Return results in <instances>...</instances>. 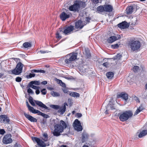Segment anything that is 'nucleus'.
<instances>
[{"instance_id":"obj_20","label":"nucleus","mask_w":147,"mask_h":147,"mask_svg":"<svg viewBox=\"0 0 147 147\" xmlns=\"http://www.w3.org/2000/svg\"><path fill=\"white\" fill-rule=\"evenodd\" d=\"M88 135L85 132H83L82 134V143L87 140L88 138Z\"/></svg>"},{"instance_id":"obj_6","label":"nucleus","mask_w":147,"mask_h":147,"mask_svg":"<svg viewBox=\"0 0 147 147\" xmlns=\"http://www.w3.org/2000/svg\"><path fill=\"white\" fill-rule=\"evenodd\" d=\"M24 65L21 62H19L16 66V67L10 71L11 72V74L15 75H19L22 72V70Z\"/></svg>"},{"instance_id":"obj_3","label":"nucleus","mask_w":147,"mask_h":147,"mask_svg":"<svg viewBox=\"0 0 147 147\" xmlns=\"http://www.w3.org/2000/svg\"><path fill=\"white\" fill-rule=\"evenodd\" d=\"M32 139L34 142H36L38 145L41 147H45L49 145L48 143L45 142H47L48 140V136L47 133L43 134L41 139L36 137H32Z\"/></svg>"},{"instance_id":"obj_23","label":"nucleus","mask_w":147,"mask_h":147,"mask_svg":"<svg viewBox=\"0 0 147 147\" xmlns=\"http://www.w3.org/2000/svg\"><path fill=\"white\" fill-rule=\"evenodd\" d=\"M133 6H130L126 8V12L127 14H130L133 12Z\"/></svg>"},{"instance_id":"obj_59","label":"nucleus","mask_w":147,"mask_h":147,"mask_svg":"<svg viewBox=\"0 0 147 147\" xmlns=\"http://www.w3.org/2000/svg\"><path fill=\"white\" fill-rule=\"evenodd\" d=\"M35 92L36 94H39L40 93V92L39 89H36Z\"/></svg>"},{"instance_id":"obj_19","label":"nucleus","mask_w":147,"mask_h":147,"mask_svg":"<svg viewBox=\"0 0 147 147\" xmlns=\"http://www.w3.org/2000/svg\"><path fill=\"white\" fill-rule=\"evenodd\" d=\"M75 28H76L82 29L84 26V25L82 23V21L80 20H78L75 23Z\"/></svg>"},{"instance_id":"obj_57","label":"nucleus","mask_w":147,"mask_h":147,"mask_svg":"<svg viewBox=\"0 0 147 147\" xmlns=\"http://www.w3.org/2000/svg\"><path fill=\"white\" fill-rule=\"evenodd\" d=\"M47 81H43L41 83H40V84H42L45 85L46 84H47Z\"/></svg>"},{"instance_id":"obj_61","label":"nucleus","mask_w":147,"mask_h":147,"mask_svg":"<svg viewBox=\"0 0 147 147\" xmlns=\"http://www.w3.org/2000/svg\"><path fill=\"white\" fill-rule=\"evenodd\" d=\"M106 111L105 112V114H107L108 113V111H109V109H108L107 108V107H106Z\"/></svg>"},{"instance_id":"obj_40","label":"nucleus","mask_w":147,"mask_h":147,"mask_svg":"<svg viewBox=\"0 0 147 147\" xmlns=\"http://www.w3.org/2000/svg\"><path fill=\"white\" fill-rule=\"evenodd\" d=\"M40 115H41L44 118H47L49 117V116L48 115L45 114L44 113H42V112H41L40 114Z\"/></svg>"},{"instance_id":"obj_17","label":"nucleus","mask_w":147,"mask_h":147,"mask_svg":"<svg viewBox=\"0 0 147 147\" xmlns=\"http://www.w3.org/2000/svg\"><path fill=\"white\" fill-rule=\"evenodd\" d=\"M118 27L121 29H125L128 27L129 25L125 21L117 25Z\"/></svg>"},{"instance_id":"obj_56","label":"nucleus","mask_w":147,"mask_h":147,"mask_svg":"<svg viewBox=\"0 0 147 147\" xmlns=\"http://www.w3.org/2000/svg\"><path fill=\"white\" fill-rule=\"evenodd\" d=\"M90 20L91 19L89 17H86V20L88 23H89L90 22Z\"/></svg>"},{"instance_id":"obj_43","label":"nucleus","mask_w":147,"mask_h":147,"mask_svg":"<svg viewBox=\"0 0 147 147\" xmlns=\"http://www.w3.org/2000/svg\"><path fill=\"white\" fill-rule=\"evenodd\" d=\"M46 89L45 88H43L41 90V92L42 94L45 95L46 94Z\"/></svg>"},{"instance_id":"obj_39","label":"nucleus","mask_w":147,"mask_h":147,"mask_svg":"<svg viewBox=\"0 0 147 147\" xmlns=\"http://www.w3.org/2000/svg\"><path fill=\"white\" fill-rule=\"evenodd\" d=\"M87 69H86L84 67H81V69H80V71L81 72L82 74H84L85 73Z\"/></svg>"},{"instance_id":"obj_24","label":"nucleus","mask_w":147,"mask_h":147,"mask_svg":"<svg viewBox=\"0 0 147 147\" xmlns=\"http://www.w3.org/2000/svg\"><path fill=\"white\" fill-rule=\"evenodd\" d=\"M147 134V130H143L140 132L138 135V136L139 138L145 136Z\"/></svg>"},{"instance_id":"obj_11","label":"nucleus","mask_w":147,"mask_h":147,"mask_svg":"<svg viewBox=\"0 0 147 147\" xmlns=\"http://www.w3.org/2000/svg\"><path fill=\"white\" fill-rule=\"evenodd\" d=\"M10 119L7 115H2L0 116V122L2 123H9Z\"/></svg>"},{"instance_id":"obj_58","label":"nucleus","mask_w":147,"mask_h":147,"mask_svg":"<svg viewBox=\"0 0 147 147\" xmlns=\"http://www.w3.org/2000/svg\"><path fill=\"white\" fill-rule=\"evenodd\" d=\"M93 3L95 4H97L99 3V0H92Z\"/></svg>"},{"instance_id":"obj_15","label":"nucleus","mask_w":147,"mask_h":147,"mask_svg":"<svg viewBox=\"0 0 147 147\" xmlns=\"http://www.w3.org/2000/svg\"><path fill=\"white\" fill-rule=\"evenodd\" d=\"M66 106H68L67 103L66 102L64 103L63 107H60V108L58 109V112L60 113L61 115L63 114L66 111Z\"/></svg>"},{"instance_id":"obj_45","label":"nucleus","mask_w":147,"mask_h":147,"mask_svg":"<svg viewBox=\"0 0 147 147\" xmlns=\"http://www.w3.org/2000/svg\"><path fill=\"white\" fill-rule=\"evenodd\" d=\"M28 108V110L32 113V111H34V109L33 107H31L30 106H29Z\"/></svg>"},{"instance_id":"obj_38","label":"nucleus","mask_w":147,"mask_h":147,"mask_svg":"<svg viewBox=\"0 0 147 147\" xmlns=\"http://www.w3.org/2000/svg\"><path fill=\"white\" fill-rule=\"evenodd\" d=\"M133 69L135 72H137L139 70V67L137 66H135L133 67Z\"/></svg>"},{"instance_id":"obj_13","label":"nucleus","mask_w":147,"mask_h":147,"mask_svg":"<svg viewBox=\"0 0 147 147\" xmlns=\"http://www.w3.org/2000/svg\"><path fill=\"white\" fill-rule=\"evenodd\" d=\"M79 5L77 1H76L74 4L69 7V9L72 11H78L79 9Z\"/></svg>"},{"instance_id":"obj_62","label":"nucleus","mask_w":147,"mask_h":147,"mask_svg":"<svg viewBox=\"0 0 147 147\" xmlns=\"http://www.w3.org/2000/svg\"><path fill=\"white\" fill-rule=\"evenodd\" d=\"M60 85L62 87H65L66 86V85L64 83H63V82H62L61 84Z\"/></svg>"},{"instance_id":"obj_48","label":"nucleus","mask_w":147,"mask_h":147,"mask_svg":"<svg viewBox=\"0 0 147 147\" xmlns=\"http://www.w3.org/2000/svg\"><path fill=\"white\" fill-rule=\"evenodd\" d=\"M122 57L121 55L120 54H118L116 56V59H119Z\"/></svg>"},{"instance_id":"obj_28","label":"nucleus","mask_w":147,"mask_h":147,"mask_svg":"<svg viewBox=\"0 0 147 147\" xmlns=\"http://www.w3.org/2000/svg\"><path fill=\"white\" fill-rule=\"evenodd\" d=\"M114 74L112 72H108L106 74V76L109 79H112L114 76Z\"/></svg>"},{"instance_id":"obj_2","label":"nucleus","mask_w":147,"mask_h":147,"mask_svg":"<svg viewBox=\"0 0 147 147\" xmlns=\"http://www.w3.org/2000/svg\"><path fill=\"white\" fill-rule=\"evenodd\" d=\"M128 45L131 51L137 52L140 50L141 43L137 39L133 38L128 41Z\"/></svg>"},{"instance_id":"obj_4","label":"nucleus","mask_w":147,"mask_h":147,"mask_svg":"<svg viewBox=\"0 0 147 147\" xmlns=\"http://www.w3.org/2000/svg\"><path fill=\"white\" fill-rule=\"evenodd\" d=\"M28 100L30 104L33 106H35V103L38 105L39 107L43 108L45 109H48V107L47 106L45 105L42 102L38 100H34V102L33 101V99L32 97L31 96H29Z\"/></svg>"},{"instance_id":"obj_12","label":"nucleus","mask_w":147,"mask_h":147,"mask_svg":"<svg viewBox=\"0 0 147 147\" xmlns=\"http://www.w3.org/2000/svg\"><path fill=\"white\" fill-rule=\"evenodd\" d=\"M120 38L121 37L119 35H117V36H112L107 39V41L109 43H111Z\"/></svg>"},{"instance_id":"obj_42","label":"nucleus","mask_w":147,"mask_h":147,"mask_svg":"<svg viewBox=\"0 0 147 147\" xmlns=\"http://www.w3.org/2000/svg\"><path fill=\"white\" fill-rule=\"evenodd\" d=\"M27 92L29 94H33L34 93V92L30 88H29L27 90Z\"/></svg>"},{"instance_id":"obj_22","label":"nucleus","mask_w":147,"mask_h":147,"mask_svg":"<svg viewBox=\"0 0 147 147\" xmlns=\"http://www.w3.org/2000/svg\"><path fill=\"white\" fill-rule=\"evenodd\" d=\"M22 46L25 49H28L32 47V44L30 42H26L23 44Z\"/></svg>"},{"instance_id":"obj_5","label":"nucleus","mask_w":147,"mask_h":147,"mask_svg":"<svg viewBox=\"0 0 147 147\" xmlns=\"http://www.w3.org/2000/svg\"><path fill=\"white\" fill-rule=\"evenodd\" d=\"M133 113L131 111H127L121 114L119 116V118L121 121H125L131 117Z\"/></svg>"},{"instance_id":"obj_51","label":"nucleus","mask_w":147,"mask_h":147,"mask_svg":"<svg viewBox=\"0 0 147 147\" xmlns=\"http://www.w3.org/2000/svg\"><path fill=\"white\" fill-rule=\"evenodd\" d=\"M134 99L137 102L140 103V101L139 99L137 97L135 96V97H134Z\"/></svg>"},{"instance_id":"obj_44","label":"nucleus","mask_w":147,"mask_h":147,"mask_svg":"<svg viewBox=\"0 0 147 147\" xmlns=\"http://www.w3.org/2000/svg\"><path fill=\"white\" fill-rule=\"evenodd\" d=\"M22 80V78L19 77H18L16 78V81L18 82H20Z\"/></svg>"},{"instance_id":"obj_55","label":"nucleus","mask_w":147,"mask_h":147,"mask_svg":"<svg viewBox=\"0 0 147 147\" xmlns=\"http://www.w3.org/2000/svg\"><path fill=\"white\" fill-rule=\"evenodd\" d=\"M138 108L140 109V111H142L144 107L143 105H141L140 107Z\"/></svg>"},{"instance_id":"obj_14","label":"nucleus","mask_w":147,"mask_h":147,"mask_svg":"<svg viewBox=\"0 0 147 147\" xmlns=\"http://www.w3.org/2000/svg\"><path fill=\"white\" fill-rule=\"evenodd\" d=\"M70 13H66L64 12H63L60 15V18L63 21H64L67 18H69L70 17Z\"/></svg>"},{"instance_id":"obj_60","label":"nucleus","mask_w":147,"mask_h":147,"mask_svg":"<svg viewBox=\"0 0 147 147\" xmlns=\"http://www.w3.org/2000/svg\"><path fill=\"white\" fill-rule=\"evenodd\" d=\"M48 52L47 51H43L42 50H41L40 51V52L41 53H48Z\"/></svg>"},{"instance_id":"obj_36","label":"nucleus","mask_w":147,"mask_h":147,"mask_svg":"<svg viewBox=\"0 0 147 147\" xmlns=\"http://www.w3.org/2000/svg\"><path fill=\"white\" fill-rule=\"evenodd\" d=\"M29 85L30 86V87L35 90L37 89H39L40 88L39 87L34 85L33 84H30L29 83Z\"/></svg>"},{"instance_id":"obj_9","label":"nucleus","mask_w":147,"mask_h":147,"mask_svg":"<svg viewBox=\"0 0 147 147\" xmlns=\"http://www.w3.org/2000/svg\"><path fill=\"white\" fill-rule=\"evenodd\" d=\"M74 127L75 129L78 131H82L83 129L80 122L78 119L75 120L74 123Z\"/></svg>"},{"instance_id":"obj_8","label":"nucleus","mask_w":147,"mask_h":147,"mask_svg":"<svg viewBox=\"0 0 147 147\" xmlns=\"http://www.w3.org/2000/svg\"><path fill=\"white\" fill-rule=\"evenodd\" d=\"M74 29V26L72 25L65 26L63 28L60 29V32L65 35H68L71 34Z\"/></svg>"},{"instance_id":"obj_33","label":"nucleus","mask_w":147,"mask_h":147,"mask_svg":"<svg viewBox=\"0 0 147 147\" xmlns=\"http://www.w3.org/2000/svg\"><path fill=\"white\" fill-rule=\"evenodd\" d=\"M40 84V82L39 81H32L30 82V84H33L35 85H39Z\"/></svg>"},{"instance_id":"obj_10","label":"nucleus","mask_w":147,"mask_h":147,"mask_svg":"<svg viewBox=\"0 0 147 147\" xmlns=\"http://www.w3.org/2000/svg\"><path fill=\"white\" fill-rule=\"evenodd\" d=\"M11 137V134H7L4 136L3 139V143L6 144L11 143L12 142Z\"/></svg>"},{"instance_id":"obj_16","label":"nucleus","mask_w":147,"mask_h":147,"mask_svg":"<svg viewBox=\"0 0 147 147\" xmlns=\"http://www.w3.org/2000/svg\"><path fill=\"white\" fill-rule=\"evenodd\" d=\"M24 114L26 117L30 121L33 122H35L37 121V119L36 118L33 117L32 116L27 114L25 112L24 113Z\"/></svg>"},{"instance_id":"obj_18","label":"nucleus","mask_w":147,"mask_h":147,"mask_svg":"<svg viewBox=\"0 0 147 147\" xmlns=\"http://www.w3.org/2000/svg\"><path fill=\"white\" fill-rule=\"evenodd\" d=\"M105 12H110L113 11V6L110 5H104Z\"/></svg>"},{"instance_id":"obj_25","label":"nucleus","mask_w":147,"mask_h":147,"mask_svg":"<svg viewBox=\"0 0 147 147\" xmlns=\"http://www.w3.org/2000/svg\"><path fill=\"white\" fill-rule=\"evenodd\" d=\"M97 10L98 12L100 13L105 12L104 5L98 6L97 8Z\"/></svg>"},{"instance_id":"obj_1","label":"nucleus","mask_w":147,"mask_h":147,"mask_svg":"<svg viewBox=\"0 0 147 147\" xmlns=\"http://www.w3.org/2000/svg\"><path fill=\"white\" fill-rule=\"evenodd\" d=\"M54 129L53 134L55 136H58L61 135V133H62L65 129L67 128V133H69V129L67 126L66 124L63 121L61 120L58 123L55 124L54 126Z\"/></svg>"},{"instance_id":"obj_32","label":"nucleus","mask_w":147,"mask_h":147,"mask_svg":"<svg viewBox=\"0 0 147 147\" xmlns=\"http://www.w3.org/2000/svg\"><path fill=\"white\" fill-rule=\"evenodd\" d=\"M51 94L54 97L59 96L60 95V94L59 93L55 92L53 91L51 92Z\"/></svg>"},{"instance_id":"obj_47","label":"nucleus","mask_w":147,"mask_h":147,"mask_svg":"<svg viewBox=\"0 0 147 147\" xmlns=\"http://www.w3.org/2000/svg\"><path fill=\"white\" fill-rule=\"evenodd\" d=\"M102 65L103 66L107 67L109 65V63L107 62H105L103 63Z\"/></svg>"},{"instance_id":"obj_41","label":"nucleus","mask_w":147,"mask_h":147,"mask_svg":"<svg viewBox=\"0 0 147 147\" xmlns=\"http://www.w3.org/2000/svg\"><path fill=\"white\" fill-rule=\"evenodd\" d=\"M111 47L112 48L115 49L119 47V44H116L114 45H111Z\"/></svg>"},{"instance_id":"obj_30","label":"nucleus","mask_w":147,"mask_h":147,"mask_svg":"<svg viewBox=\"0 0 147 147\" xmlns=\"http://www.w3.org/2000/svg\"><path fill=\"white\" fill-rule=\"evenodd\" d=\"M79 5V8L81 7H85L86 5V2L82 1H77Z\"/></svg>"},{"instance_id":"obj_26","label":"nucleus","mask_w":147,"mask_h":147,"mask_svg":"<svg viewBox=\"0 0 147 147\" xmlns=\"http://www.w3.org/2000/svg\"><path fill=\"white\" fill-rule=\"evenodd\" d=\"M108 109L113 110L115 109L114 105L111 101L106 106Z\"/></svg>"},{"instance_id":"obj_29","label":"nucleus","mask_w":147,"mask_h":147,"mask_svg":"<svg viewBox=\"0 0 147 147\" xmlns=\"http://www.w3.org/2000/svg\"><path fill=\"white\" fill-rule=\"evenodd\" d=\"M69 95L74 97H79L80 96V94L79 93L74 92H70Z\"/></svg>"},{"instance_id":"obj_35","label":"nucleus","mask_w":147,"mask_h":147,"mask_svg":"<svg viewBox=\"0 0 147 147\" xmlns=\"http://www.w3.org/2000/svg\"><path fill=\"white\" fill-rule=\"evenodd\" d=\"M60 29H59V30L57 32L56 34V37L58 39H61V36L60 35V34H62L61 32H60Z\"/></svg>"},{"instance_id":"obj_37","label":"nucleus","mask_w":147,"mask_h":147,"mask_svg":"<svg viewBox=\"0 0 147 147\" xmlns=\"http://www.w3.org/2000/svg\"><path fill=\"white\" fill-rule=\"evenodd\" d=\"M32 113H34V114H38V115H40V114L41 112L40 111H39L36 110L35 109H34V111H32Z\"/></svg>"},{"instance_id":"obj_46","label":"nucleus","mask_w":147,"mask_h":147,"mask_svg":"<svg viewBox=\"0 0 147 147\" xmlns=\"http://www.w3.org/2000/svg\"><path fill=\"white\" fill-rule=\"evenodd\" d=\"M141 111H140V109L137 108V109L136 110V111L134 113V115H137Z\"/></svg>"},{"instance_id":"obj_7","label":"nucleus","mask_w":147,"mask_h":147,"mask_svg":"<svg viewBox=\"0 0 147 147\" xmlns=\"http://www.w3.org/2000/svg\"><path fill=\"white\" fill-rule=\"evenodd\" d=\"M78 54L77 53L73 52L67 55V58L65 60V62L67 64L71 63L77 59Z\"/></svg>"},{"instance_id":"obj_54","label":"nucleus","mask_w":147,"mask_h":147,"mask_svg":"<svg viewBox=\"0 0 147 147\" xmlns=\"http://www.w3.org/2000/svg\"><path fill=\"white\" fill-rule=\"evenodd\" d=\"M5 132V131L3 129H0V134H3Z\"/></svg>"},{"instance_id":"obj_49","label":"nucleus","mask_w":147,"mask_h":147,"mask_svg":"<svg viewBox=\"0 0 147 147\" xmlns=\"http://www.w3.org/2000/svg\"><path fill=\"white\" fill-rule=\"evenodd\" d=\"M63 92L65 93H67L69 92L68 89L66 88H65L63 89Z\"/></svg>"},{"instance_id":"obj_53","label":"nucleus","mask_w":147,"mask_h":147,"mask_svg":"<svg viewBox=\"0 0 147 147\" xmlns=\"http://www.w3.org/2000/svg\"><path fill=\"white\" fill-rule=\"evenodd\" d=\"M14 147H22V146L20 144L16 143L14 145Z\"/></svg>"},{"instance_id":"obj_64","label":"nucleus","mask_w":147,"mask_h":147,"mask_svg":"<svg viewBox=\"0 0 147 147\" xmlns=\"http://www.w3.org/2000/svg\"><path fill=\"white\" fill-rule=\"evenodd\" d=\"M59 83L61 84L62 82V81L61 80H58Z\"/></svg>"},{"instance_id":"obj_27","label":"nucleus","mask_w":147,"mask_h":147,"mask_svg":"<svg viewBox=\"0 0 147 147\" xmlns=\"http://www.w3.org/2000/svg\"><path fill=\"white\" fill-rule=\"evenodd\" d=\"M83 53L84 55H85L86 58H88L90 57V54L88 50L85 49L84 51L83 52Z\"/></svg>"},{"instance_id":"obj_50","label":"nucleus","mask_w":147,"mask_h":147,"mask_svg":"<svg viewBox=\"0 0 147 147\" xmlns=\"http://www.w3.org/2000/svg\"><path fill=\"white\" fill-rule=\"evenodd\" d=\"M82 114L81 113H77L76 114V116L78 118H80L82 116Z\"/></svg>"},{"instance_id":"obj_31","label":"nucleus","mask_w":147,"mask_h":147,"mask_svg":"<svg viewBox=\"0 0 147 147\" xmlns=\"http://www.w3.org/2000/svg\"><path fill=\"white\" fill-rule=\"evenodd\" d=\"M31 72H36V73H44L45 72V71L43 70H36V69H33L31 70Z\"/></svg>"},{"instance_id":"obj_63","label":"nucleus","mask_w":147,"mask_h":147,"mask_svg":"<svg viewBox=\"0 0 147 147\" xmlns=\"http://www.w3.org/2000/svg\"><path fill=\"white\" fill-rule=\"evenodd\" d=\"M26 105H27L28 108L29 106H30V105H29V104L28 103V102L27 101H26Z\"/></svg>"},{"instance_id":"obj_34","label":"nucleus","mask_w":147,"mask_h":147,"mask_svg":"<svg viewBox=\"0 0 147 147\" xmlns=\"http://www.w3.org/2000/svg\"><path fill=\"white\" fill-rule=\"evenodd\" d=\"M50 107L55 110H58L60 108V106L59 105H51Z\"/></svg>"},{"instance_id":"obj_52","label":"nucleus","mask_w":147,"mask_h":147,"mask_svg":"<svg viewBox=\"0 0 147 147\" xmlns=\"http://www.w3.org/2000/svg\"><path fill=\"white\" fill-rule=\"evenodd\" d=\"M35 76V74L30 73L28 75V76L30 78H31L34 77Z\"/></svg>"},{"instance_id":"obj_21","label":"nucleus","mask_w":147,"mask_h":147,"mask_svg":"<svg viewBox=\"0 0 147 147\" xmlns=\"http://www.w3.org/2000/svg\"><path fill=\"white\" fill-rule=\"evenodd\" d=\"M117 97V98H121L125 100L126 102L128 98V96L127 94L122 93L119 95H118Z\"/></svg>"}]
</instances>
